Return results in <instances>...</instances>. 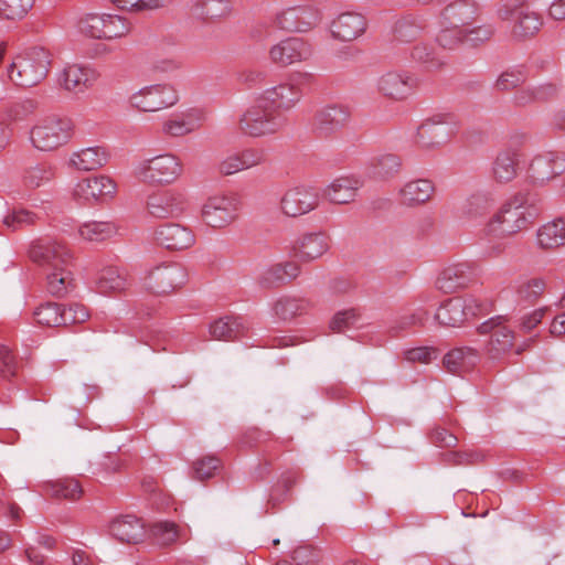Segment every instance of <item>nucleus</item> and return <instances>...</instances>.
Here are the masks:
<instances>
[{"label": "nucleus", "instance_id": "1", "mask_svg": "<svg viewBox=\"0 0 565 565\" xmlns=\"http://www.w3.org/2000/svg\"><path fill=\"white\" fill-rule=\"evenodd\" d=\"M29 258L46 271L47 290L54 296L65 295L73 286V255L67 246L55 239H38L31 243Z\"/></svg>", "mask_w": 565, "mask_h": 565}, {"label": "nucleus", "instance_id": "2", "mask_svg": "<svg viewBox=\"0 0 565 565\" xmlns=\"http://www.w3.org/2000/svg\"><path fill=\"white\" fill-rule=\"evenodd\" d=\"M537 202L531 193L515 194L490 218L483 235L507 237L526 230L540 215Z\"/></svg>", "mask_w": 565, "mask_h": 565}, {"label": "nucleus", "instance_id": "3", "mask_svg": "<svg viewBox=\"0 0 565 565\" xmlns=\"http://www.w3.org/2000/svg\"><path fill=\"white\" fill-rule=\"evenodd\" d=\"M287 124L282 113L275 110L258 96L238 119V130L249 137H263L280 131Z\"/></svg>", "mask_w": 565, "mask_h": 565}, {"label": "nucleus", "instance_id": "4", "mask_svg": "<svg viewBox=\"0 0 565 565\" xmlns=\"http://www.w3.org/2000/svg\"><path fill=\"white\" fill-rule=\"evenodd\" d=\"M44 47H32L19 54L8 70L9 77L18 86L32 87L49 74L52 58Z\"/></svg>", "mask_w": 565, "mask_h": 565}, {"label": "nucleus", "instance_id": "5", "mask_svg": "<svg viewBox=\"0 0 565 565\" xmlns=\"http://www.w3.org/2000/svg\"><path fill=\"white\" fill-rule=\"evenodd\" d=\"M77 29L89 39L113 41L128 36L132 23L120 14L92 12L79 18Z\"/></svg>", "mask_w": 565, "mask_h": 565}, {"label": "nucleus", "instance_id": "6", "mask_svg": "<svg viewBox=\"0 0 565 565\" xmlns=\"http://www.w3.org/2000/svg\"><path fill=\"white\" fill-rule=\"evenodd\" d=\"M182 173V161L172 153H163L141 160L134 169L135 177L148 184H172Z\"/></svg>", "mask_w": 565, "mask_h": 565}, {"label": "nucleus", "instance_id": "7", "mask_svg": "<svg viewBox=\"0 0 565 565\" xmlns=\"http://www.w3.org/2000/svg\"><path fill=\"white\" fill-rule=\"evenodd\" d=\"M74 125L70 118L46 117L39 120L30 131V140L40 151H52L68 142Z\"/></svg>", "mask_w": 565, "mask_h": 565}, {"label": "nucleus", "instance_id": "8", "mask_svg": "<svg viewBox=\"0 0 565 565\" xmlns=\"http://www.w3.org/2000/svg\"><path fill=\"white\" fill-rule=\"evenodd\" d=\"M189 276L185 267L177 262H163L151 267L143 277V286L158 296H167L182 289Z\"/></svg>", "mask_w": 565, "mask_h": 565}, {"label": "nucleus", "instance_id": "9", "mask_svg": "<svg viewBox=\"0 0 565 565\" xmlns=\"http://www.w3.org/2000/svg\"><path fill=\"white\" fill-rule=\"evenodd\" d=\"M241 201L233 193H217L206 199L201 207V218L213 230H223L233 224L239 212Z\"/></svg>", "mask_w": 565, "mask_h": 565}, {"label": "nucleus", "instance_id": "10", "mask_svg": "<svg viewBox=\"0 0 565 565\" xmlns=\"http://www.w3.org/2000/svg\"><path fill=\"white\" fill-rule=\"evenodd\" d=\"M488 312V303L475 297L451 298L436 311L435 318L441 326L460 327L466 321Z\"/></svg>", "mask_w": 565, "mask_h": 565}, {"label": "nucleus", "instance_id": "11", "mask_svg": "<svg viewBox=\"0 0 565 565\" xmlns=\"http://www.w3.org/2000/svg\"><path fill=\"white\" fill-rule=\"evenodd\" d=\"M177 90L168 84H154L140 88L129 96L131 108L142 113H154L175 105Z\"/></svg>", "mask_w": 565, "mask_h": 565}, {"label": "nucleus", "instance_id": "12", "mask_svg": "<svg viewBox=\"0 0 565 565\" xmlns=\"http://www.w3.org/2000/svg\"><path fill=\"white\" fill-rule=\"evenodd\" d=\"M319 189L299 183L286 190L280 199V211L289 217H299L315 211L319 206Z\"/></svg>", "mask_w": 565, "mask_h": 565}, {"label": "nucleus", "instance_id": "13", "mask_svg": "<svg viewBox=\"0 0 565 565\" xmlns=\"http://www.w3.org/2000/svg\"><path fill=\"white\" fill-rule=\"evenodd\" d=\"M498 15L500 20L513 24L512 34L518 39L533 36L542 26V19L536 12L513 2L503 4Z\"/></svg>", "mask_w": 565, "mask_h": 565}, {"label": "nucleus", "instance_id": "14", "mask_svg": "<svg viewBox=\"0 0 565 565\" xmlns=\"http://www.w3.org/2000/svg\"><path fill=\"white\" fill-rule=\"evenodd\" d=\"M146 206L152 217L177 218L188 210L189 202L183 192L168 189L150 194Z\"/></svg>", "mask_w": 565, "mask_h": 565}, {"label": "nucleus", "instance_id": "15", "mask_svg": "<svg viewBox=\"0 0 565 565\" xmlns=\"http://www.w3.org/2000/svg\"><path fill=\"white\" fill-rule=\"evenodd\" d=\"M507 319L502 316L492 317L478 328L482 334L490 333L487 353L490 359H498L513 347L514 332L507 326Z\"/></svg>", "mask_w": 565, "mask_h": 565}, {"label": "nucleus", "instance_id": "16", "mask_svg": "<svg viewBox=\"0 0 565 565\" xmlns=\"http://www.w3.org/2000/svg\"><path fill=\"white\" fill-rule=\"evenodd\" d=\"M117 192L116 182L107 175H93L78 181L73 189V198L81 203L103 202Z\"/></svg>", "mask_w": 565, "mask_h": 565}, {"label": "nucleus", "instance_id": "17", "mask_svg": "<svg viewBox=\"0 0 565 565\" xmlns=\"http://www.w3.org/2000/svg\"><path fill=\"white\" fill-rule=\"evenodd\" d=\"M417 85V77L408 71H388L377 81L380 94L393 100H405Z\"/></svg>", "mask_w": 565, "mask_h": 565}, {"label": "nucleus", "instance_id": "18", "mask_svg": "<svg viewBox=\"0 0 565 565\" xmlns=\"http://www.w3.org/2000/svg\"><path fill=\"white\" fill-rule=\"evenodd\" d=\"M321 20V12L313 6H297L277 14V24L290 32H308Z\"/></svg>", "mask_w": 565, "mask_h": 565}, {"label": "nucleus", "instance_id": "19", "mask_svg": "<svg viewBox=\"0 0 565 565\" xmlns=\"http://www.w3.org/2000/svg\"><path fill=\"white\" fill-rule=\"evenodd\" d=\"M452 135L448 116L438 115L425 120L417 129L416 143L425 150H433L447 143Z\"/></svg>", "mask_w": 565, "mask_h": 565}, {"label": "nucleus", "instance_id": "20", "mask_svg": "<svg viewBox=\"0 0 565 565\" xmlns=\"http://www.w3.org/2000/svg\"><path fill=\"white\" fill-rule=\"evenodd\" d=\"M352 115V109L348 105L331 104L319 109L313 117V127L316 131L323 137L345 127Z\"/></svg>", "mask_w": 565, "mask_h": 565}, {"label": "nucleus", "instance_id": "21", "mask_svg": "<svg viewBox=\"0 0 565 565\" xmlns=\"http://www.w3.org/2000/svg\"><path fill=\"white\" fill-rule=\"evenodd\" d=\"M98 72L82 64H67L57 75L58 85L68 93H84L94 86L98 79Z\"/></svg>", "mask_w": 565, "mask_h": 565}, {"label": "nucleus", "instance_id": "22", "mask_svg": "<svg viewBox=\"0 0 565 565\" xmlns=\"http://www.w3.org/2000/svg\"><path fill=\"white\" fill-rule=\"evenodd\" d=\"M529 170L535 182L544 184L565 172V152L551 150L539 153Z\"/></svg>", "mask_w": 565, "mask_h": 565}, {"label": "nucleus", "instance_id": "23", "mask_svg": "<svg viewBox=\"0 0 565 565\" xmlns=\"http://www.w3.org/2000/svg\"><path fill=\"white\" fill-rule=\"evenodd\" d=\"M156 243L169 250L188 249L195 243L193 232L179 223H164L153 231Z\"/></svg>", "mask_w": 565, "mask_h": 565}, {"label": "nucleus", "instance_id": "24", "mask_svg": "<svg viewBox=\"0 0 565 565\" xmlns=\"http://www.w3.org/2000/svg\"><path fill=\"white\" fill-rule=\"evenodd\" d=\"M257 96L262 98L263 102L275 107V110L282 113L295 107L301 99L302 93L295 79L290 78L266 88Z\"/></svg>", "mask_w": 565, "mask_h": 565}, {"label": "nucleus", "instance_id": "25", "mask_svg": "<svg viewBox=\"0 0 565 565\" xmlns=\"http://www.w3.org/2000/svg\"><path fill=\"white\" fill-rule=\"evenodd\" d=\"M204 120L205 114L202 109L190 108L164 120L162 132L170 137H183L199 130Z\"/></svg>", "mask_w": 565, "mask_h": 565}, {"label": "nucleus", "instance_id": "26", "mask_svg": "<svg viewBox=\"0 0 565 565\" xmlns=\"http://www.w3.org/2000/svg\"><path fill=\"white\" fill-rule=\"evenodd\" d=\"M311 53L308 43L299 38H291L274 45L269 51V56L275 64L287 66L308 60Z\"/></svg>", "mask_w": 565, "mask_h": 565}, {"label": "nucleus", "instance_id": "27", "mask_svg": "<svg viewBox=\"0 0 565 565\" xmlns=\"http://www.w3.org/2000/svg\"><path fill=\"white\" fill-rule=\"evenodd\" d=\"M329 241V236L326 233H307L295 242L292 253L301 262H313L328 252L330 247Z\"/></svg>", "mask_w": 565, "mask_h": 565}, {"label": "nucleus", "instance_id": "28", "mask_svg": "<svg viewBox=\"0 0 565 565\" xmlns=\"http://www.w3.org/2000/svg\"><path fill=\"white\" fill-rule=\"evenodd\" d=\"M233 9V0H194L190 13L196 20L216 23L230 18Z\"/></svg>", "mask_w": 565, "mask_h": 565}, {"label": "nucleus", "instance_id": "29", "mask_svg": "<svg viewBox=\"0 0 565 565\" xmlns=\"http://www.w3.org/2000/svg\"><path fill=\"white\" fill-rule=\"evenodd\" d=\"M365 29V18L353 11L340 13L330 25L332 36L341 41H353L361 36Z\"/></svg>", "mask_w": 565, "mask_h": 565}, {"label": "nucleus", "instance_id": "30", "mask_svg": "<svg viewBox=\"0 0 565 565\" xmlns=\"http://www.w3.org/2000/svg\"><path fill=\"white\" fill-rule=\"evenodd\" d=\"M476 269V266L468 262L449 265L439 274L436 281L437 287L446 292L462 288L471 280Z\"/></svg>", "mask_w": 565, "mask_h": 565}, {"label": "nucleus", "instance_id": "31", "mask_svg": "<svg viewBox=\"0 0 565 565\" xmlns=\"http://www.w3.org/2000/svg\"><path fill=\"white\" fill-rule=\"evenodd\" d=\"M435 184L428 179H414L404 183L397 192L398 202L408 207L419 206L430 201Z\"/></svg>", "mask_w": 565, "mask_h": 565}, {"label": "nucleus", "instance_id": "32", "mask_svg": "<svg viewBox=\"0 0 565 565\" xmlns=\"http://www.w3.org/2000/svg\"><path fill=\"white\" fill-rule=\"evenodd\" d=\"M539 249L550 252L565 246V216L542 224L535 233Z\"/></svg>", "mask_w": 565, "mask_h": 565}, {"label": "nucleus", "instance_id": "33", "mask_svg": "<svg viewBox=\"0 0 565 565\" xmlns=\"http://www.w3.org/2000/svg\"><path fill=\"white\" fill-rule=\"evenodd\" d=\"M109 532L116 540L127 544H138L146 536L142 522L135 515H125L114 520L110 523Z\"/></svg>", "mask_w": 565, "mask_h": 565}, {"label": "nucleus", "instance_id": "34", "mask_svg": "<svg viewBox=\"0 0 565 565\" xmlns=\"http://www.w3.org/2000/svg\"><path fill=\"white\" fill-rule=\"evenodd\" d=\"M108 160V151L95 146L74 151L70 157L68 166L78 171H94L104 167Z\"/></svg>", "mask_w": 565, "mask_h": 565}, {"label": "nucleus", "instance_id": "35", "mask_svg": "<svg viewBox=\"0 0 565 565\" xmlns=\"http://www.w3.org/2000/svg\"><path fill=\"white\" fill-rule=\"evenodd\" d=\"M362 182L354 175H342L335 178L324 189V195L337 204H348L354 201Z\"/></svg>", "mask_w": 565, "mask_h": 565}, {"label": "nucleus", "instance_id": "36", "mask_svg": "<svg viewBox=\"0 0 565 565\" xmlns=\"http://www.w3.org/2000/svg\"><path fill=\"white\" fill-rule=\"evenodd\" d=\"M519 163L520 156L518 151L512 149L500 151L492 162V179L500 184L511 182L518 175Z\"/></svg>", "mask_w": 565, "mask_h": 565}, {"label": "nucleus", "instance_id": "37", "mask_svg": "<svg viewBox=\"0 0 565 565\" xmlns=\"http://www.w3.org/2000/svg\"><path fill=\"white\" fill-rule=\"evenodd\" d=\"M480 361L478 350L470 347H460L450 350L444 356V365L452 374H461L470 371Z\"/></svg>", "mask_w": 565, "mask_h": 565}, {"label": "nucleus", "instance_id": "38", "mask_svg": "<svg viewBox=\"0 0 565 565\" xmlns=\"http://www.w3.org/2000/svg\"><path fill=\"white\" fill-rule=\"evenodd\" d=\"M209 331L214 340L232 341L244 335L248 326L242 317L226 316L213 321Z\"/></svg>", "mask_w": 565, "mask_h": 565}, {"label": "nucleus", "instance_id": "39", "mask_svg": "<svg viewBox=\"0 0 565 565\" xmlns=\"http://www.w3.org/2000/svg\"><path fill=\"white\" fill-rule=\"evenodd\" d=\"M477 8L467 0H458L448 4L443 11L444 24L469 29L475 21Z\"/></svg>", "mask_w": 565, "mask_h": 565}, {"label": "nucleus", "instance_id": "40", "mask_svg": "<svg viewBox=\"0 0 565 565\" xmlns=\"http://www.w3.org/2000/svg\"><path fill=\"white\" fill-rule=\"evenodd\" d=\"M56 175V167L51 162H38L23 170L21 182L25 189L35 190L52 182Z\"/></svg>", "mask_w": 565, "mask_h": 565}, {"label": "nucleus", "instance_id": "41", "mask_svg": "<svg viewBox=\"0 0 565 565\" xmlns=\"http://www.w3.org/2000/svg\"><path fill=\"white\" fill-rule=\"evenodd\" d=\"M118 225L110 221H87L78 226V237L87 243H102L118 233Z\"/></svg>", "mask_w": 565, "mask_h": 565}, {"label": "nucleus", "instance_id": "42", "mask_svg": "<svg viewBox=\"0 0 565 565\" xmlns=\"http://www.w3.org/2000/svg\"><path fill=\"white\" fill-rule=\"evenodd\" d=\"M310 307V301L305 298L285 295L273 303V312L281 321H290L307 313Z\"/></svg>", "mask_w": 565, "mask_h": 565}, {"label": "nucleus", "instance_id": "43", "mask_svg": "<svg viewBox=\"0 0 565 565\" xmlns=\"http://www.w3.org/2000/svg\"><path fill=\"white\" fill-rule=\"evenodd\" d=\"M95 284L97 291L105 295L124 291L129 286L126 273L114 266L103 268Z\"/></svg>", "mask_w": 565, "mask_h": 565}, {"label": "nucleus", "instance_id": "44", "mask_svg": "<svg viewBox=\"0 0 565 565\" xmlns=\"http://www.w3.org/2000/svg\"><path fill=\"white\" fill-rule=\"evenodd\" d=\"M426 28V23L414 17H405L398 20L394 26V40L398 43L416 41Z\"/></svg>", "mask_w": 565, "mask_h": 565}, {"label": "nucleus", "instance_id": "45", "mask_svg": "<svg viewBox=\"0 0 565 565\" xmlns=\"http://www.w3.org/2000/svg\"><path fill=\"white\" fill-rule=\"evenodd\" d=\"M411 56L413 61L427 70H437L445 63L435 46L426 42L415 44L412 49Z\"/></svg>", "mask_w": 565, "mask_h": 565}, {"label": "nucleus", "instance_id": "46", "mask_svg": "<svg viewBox=\"0 0 565 565\" xmlns=\"http://www.w3.org/2000/svg\"><path fill=\"white\" fill-rule=\"evenodd\" d=\"M45 491L55 499L76 500L82 494V488L76 480L58 479L45 484Z\"/></svg>", "mask_w": 565, "mask_h": 565}, {"label": "nucleus", "instance_id": "47", "mask_svg": "<svg viewBox=\"0 0 565 565\" xmlns=\"http://www.w3.org/2000/svg\"><path fill=\"white\" fill-rule=\"evenodd\" d=\"M374 175L379 178H390L398 173L402 160L394 153H382L371 160Z\"/></svg>", "mask_w": 565, "mask_h": 565}, {"label": "nucleus", "instance_id": "48", "mask_svg": "<svg viewBox=\"0 0 565 565\" xmlns=\"http://www.w3.org/2000/svg\"><path fill=\"white\" fill-rule=\"evenodd\" d=\"M38 324L49 328L61 327V305L57 302H44L33 311Z\"/></svg>", "mask_w": 565, "mask_h": 565}, {"label": "nucleus", "instance_id": "49", "mask_svg": "<svg viewBox=\"0 0 565 565\" xmlns=\"http://www.w3.org/2000/svg\"><path fill=\"white\" fill-rule=\"evenodd\" d=\"M110 2L119 10L129 13H141L163 8L171 0H110Z\"/></svg>", "mask_w": 565, "mask_h": 565}, {"label": "nucleus", "instance_id": "50", "mask_svg": "<svg viewBox=\"0 0 565 565\" xmlns=\"http://www.w3.org/2000/svg\"><path fill=\"white\" fill-rule=\"evenodd\" d=\"M557 92V88L553 84H544L533 88H523L516 92L514 95V102L518 105H526L534 100H545L553 97Z\"/></svg>", "mask_w": 565, "mask_h": 565}, {"label": "nucleus", "instance_id": "51", "mask_svg": "<svg viewBox=\"0 0 565 565\" xmlns=\"http://www.w3.org/2000/svg\"><path fill=\"white\" fill-rule=\"evenodd\" d=\"M34 0H0V18L21 20L32 9Z\"/></svg>", "mask_w": 565, "mask_h": 565}, {"label": "nucleus", "instance_id": "52", "mask_svg": "<svg viewBox=\"0 0 565 565\" xmlns=\"http://www.w3.org/2000/svg\"><path fill=\"white\" fill-rule=\"evenodd\" d=\"M487 454L481 449H468L462 451H450L445 454L444 461L452 466L476 465L483 462Z\"/></svg>", "mask_w": 565, "mask_h": 565}, {"label": "nucleus", "instance_id": "53", "mask_svg": "<svg viewBox=\"0 0 565 565\" xmlns=\"http://www.w3.org/2000/svg\"><path fill=\"white\" fill-rule=\"evenodd\" d=\"M36 215L24 209H14L9 212L2 220L6 227L11 231H18L25 226L34 224Z\"/></svg>", "mask_w": 565, "mask_h": 565}, {"label": "nucleus", "instance_id": "54", "mask_svg": "<svg viewBox=\"0 0 565 565\" xmlns=\"http://www.w3.org/2000/svg\"><path fill=\"white\" fill-rule=\"evenodd\" d=\"M466 36H468V29L445 24V28L437 35V42L439 46L451 50L458 46Z\"/></svg>", "mask_w": 565, "mask_h": 565}, {"label": "nucleus", "instance_id": "55", "mask_svg": "<svg viewBox=\"0 0 565 565\" xmlns=\"http://www.w3.org/2000/svg\"><path fill=\"white\" fill-rule=\"evenodd\" d=\"M526 79V75L522 70H508L499 75L494 83L497 90L507 92L521 86Z\"/></svg>", "mask_w": 565, "mask_h": 565}, {"label": "nucleus", "instance_id": "56", "mask_svg": "<svg viewBox=\"0 0 565 565\" xmlns=\"http://www.w3.org/2000/svg\"><path fill=\"white\" fill-rule=\"evenodd\" d=\"M151 533L160 545H169L178 539L177 525L168 521L154 523L151 527Z\"/></svg>", "mask_w": 565, "mask_h": 565}, {"label": "nucleus", "instance_id": "57", "mask_svg": "<svg viewBox=\"0 0 565 565\" xmlns=\"http://www.w3.org/2000/svg\"><path fill=\"white\" fill-rule=\"evenodd\" d=\"M262 288L270 289L274 287L286 285L282 276L280 263L274 264L265 268L257 278Z\"/></svg>", "mask_w": 565, "mask_h": 565}, {"label": "nucleus", "instance_id": "58", "mask_svg": "<svg viewBox=\"0 0 565 565\" xmlns=\"http://www.w3.org/2000/svg\"><path fill=\"white\" fill-rule=\"evenodd\" d=\"M88 316L86 307L81 303H72L68 307L61 305V326L82 323Z\"/></svg>", "mask_w": 565, "mask_h": 565}, {"label": "nucleus", "instance_id": "59", "mask_svg": "<svg viewBox=\"0 0 565 565\" xmlns=\"http://www.w3.org/2000/svg\"><path fill=\"white\" fill-rule=\"evenodd\" d=\"M545 290V282L541 278H532L519 286L518 294L522 300L536 301Z\"/></svg>", "mask_w": 565, "mask_h": 565}, {"label": "nucleus", "instance_id": "60", "mask_svg": "<svg viewBox=\"0 0 565 565\" xmlns=\"http://www.w3.org/2000/svg\"><path fill=\"white\" fill-rule=\"evenodd\" d=\"M220 467V459L214 456L203 457L193 463L194 476L198 480H206L214 476Z\"/></svg>", "mask_w": 565, "mask_h": 565}, {"label": "nucleus", "instance_id": "61", "mask_svg": "<svg viewBox=\"0 0 565 565\" xmlns=\"http://www.w3.org/2000/svg\"><path fill=\"white\" fill-rule=\"evenodd\" d=\"M359 319L360 315L355 309L339 311L330 321V328L335 332H341L344 329L355 327Z\"/></svg>", "mask_w": 565, "mask_h": 565}, {"label": "nucleus", "instance_id": "62", "mask_svg": "<svg viewBox=\"0 0 565 565\" xmlns=\"http://www.w3.org/2000/svg\"><path fill=\"white\" fill-rule=\"evenodd\" d=\"M17 360L11 350L0 345V375L3 379H11L17 374Z\"/></svg>", "mask_w": 565, "mask_h": 565}, {"label": "nucleus", "instance_id": "63", "mask_svg": "<svg viewBox=\"0 0 565 565\" xmlns=\"http://www.w3.org/2000/svg\"><path fill=\"white\" fill-rule=\"evenodd\" d=\"M246 170L239 151L226 156L218 163V172L223 175H232Z\"/></svg>", "mask_w": 565, "mask_h": 565}, {"label": "nucleus", "instance_id": "64", "mask_svg": "<svg viewBox=\"0 0 565 565\" xmlns=\"http://www.w3.org/2000/svg\"><path fill=\"white\" fill-rule=\"evenodd\" d=\"M437 350L431 347L413 348L404 352V358L408 362L429 363L437 359Z\"/></svg>", "mask_w": 565, "mask_h": 565}]
</instances>
